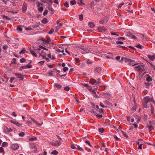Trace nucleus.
Here are the masks:
<instances>
[{
  "instance_id": "f257e3e1",
  "label": "nucleus",
  "mask_w": 155,
  "mask_h": 155,
  "mask_svg": "<svg viewBox=\"0 0 155 155\" xmlns=\"http://www.w3.org/2000/svg\"><path fill=\"white\" fill-rule=\"evenodd\" d=\"M38 39L43 41L41 45L44 46H41L40 48H50V47H52L53 48H55L54 47H53L54 44L52 43L50 40H46L42 37H40Z\"/></svg>"
},
{
  "instance_id": "f03ea898",
  "label": "nucleus",
  "mask_w": 155,
  "mask_h": 155,
  "mask_svg": "<svg viewBox=\"0 0 155 155\" xmlns=\"http://www.w3.org/2000/svg\"><path fill=\"white\" fill-rule=\"evenodd\" d=\"M143 106L144 108H147V104L149 102H152L153 103H155V101L153 97L150 98L149 96L144 97L143 100Z\"/></svg>"
},
{
  "instance_id": "7ed1b4c3",
  "label": "nucleus",
  "mask_w": 155,
  "mask_h": 155,
  "mask_svg": "<svg viewBox=\"0 0 155 155\" xmlns=\"http://www.w3.org/2000/svg\"><path fill=\"white\" fill-rule=\"evenodd\" d=\"M136 70L138 71L142 72L145 70V67L142 64L139 65L135 67Z\"/></svg>"
},
{
  "instance_id": "20e7f679",
  "label": "nucleus",
  "mask_w": 155,
  "mask_h": 155,
  "mask_svg": "<svg viewBox=\"0 0 155 155\" xmlns=\"http://www.w3.org/2000/svg\"><path fill=\"white\" fill-rule=\"evenodd\" d=\"M50 143L53 146L55 147H58L60 146L61 144V142L60 141H57L55 142L51 141L50 142Z\"/></svg>"
},
{
  "instance_id": "39448f33",
  "label": "nucleus",
  "mask_w": 155,
  "mask_h": 155,
  "mask_svg": "<svg viewBox=\"0 0 155 155\" xmlns=\"http://www.w3.org/2000/svg\"><path fill=\"white\" fill-rule=\"evenodd\" d=\"M32 67V66L30 64V63H28L26 65H22L19 67V70L21 71L22 70V69H24L27 68H30Z\"/></svg>"
},
{
  "instance_id": "423d86ee",
  "label": "nucleus",
  "mask_w": 155,
  "mask_h": 155,
  "mask_svg": "<svg viewBox=\"0 0 155 155\" xmlns=\"http://www.w3.org/2000/svg\"><path fill=\"white\" fill-rule=\"evenodd\" d=\"M15 75L20 80H22L24 79L25 76L24 75H22L21 74H18V73H15Z\"/></svg>"
},
{
  "instance_id": "0eeeda50",
  "label": "nucleus",
  "mask_w": 155,
  "mask_h": 155,
  "mask_svg": "<svg viewBox=\"0 0 155 155\" xmlns=\"http://www.w3.org/2000/svg\"><path fill=\"white\" fill-rule=\"evenodd\" d=\"M27 8V5L26 3L25 2H24L23 4L22 7V8L21 9L22 12L23 13H25L26 12Z\"/></svg>"
},
{
  "instance_id": "6e6552de",
  "label": "nucleus",
  "mask_w": 155,
  "mask_h": 155,
  "mask_svg": "<svg viewBox=\"0 0 155 155\" xmlns=\"http://www.w3.org/2000/svg\"><path fill=\"white\" fill-rule=\"evenodd\" d=\"M102 71V68L100 67H96L94 68V73H99Z\"/></svg>"
},
{
  "instance_id": "1a4fd4ad",
  "label": "nucleus",
  "mask_w": 155,
  "mask_h": 155,
  "mask_svg": "<svg viewBox=\"0 0 155 155\" xmlns=\"http://www.w3.org/2000/svg\"><path fill=\"white\" fill-rule=\"evenodd\" d=\"M97 28L99 31L101 32L103 31H105L107 30V29L103 26H99Z\"/></svg>"
},
{
  "instance_id": "9d476101",
  "label": "nucleus",
  "mask_w": 155,
  "mask_h": 155,
  "mask_svg": "<svg viewBox=\"0 0 155 155\" xmlns=\"http://www.w3.org/2000/svg\"><path fill=\"white\" fill-rule=\"evenodd\" d=\"M107 21V17H105L103 19L99 21V23L100 24H104L106 23Z\"/></svg>"
},
{
  "instance_id": "9b49d317",
  "label": "nucleus",
  "mask_w": 155,
  "mask_h": 155,
  "mask_svg": "<svg viewBox=\"0 0 155 155\" xmlns=\"http://www.w3.org/2000/svg\"><path fill=\"white\" fill-rule=\"evenodd\" d=\"M146 79V80L148 82L151 81H152V79L151 77L148 74H147L145 76Z\"/></svg>"
},
{
  "instance_id": "f8f14e48",
  "label": "nucleus",
  "mask_w": 155,
  "mask_h": 155,
  "mask_svg": "<svg viewBox=\"0 0 155 155\" xmlns=\"http://www.w3.org/2000/svg\"><path fill=\"white\" fill-rule=\"evenodd\" d=\"M30 52L32 55L35 57H37V55L36 53V52H37L36 51H35V50H34V49H30Z\"/></svg>"
},
{
  "instance_id": "ddd939ff",
  "label": "nucleus",
  "mask_w": 155,
  "mask_h": 155,
  "mask_svg": "<svg viewBox=\"0 0 155 155\" xmlns=\"http://www.w3.org/2000/svg\"><path fill=\"white\" fill-rule=\"evenodd\" d=\"M147 57L151 61H153L155 59V55L154 54L152 55H148Z\"/></svg>"
},
{
  "instance_id": "4468645a",
  "label": "nucleus",
  "mask_w": 155,
  "mask_h": 155,
  "mask_svg": "<svg viewBox=\"0 0 155 155\" xmlns=\"http://www.w3.org/2000/svg\"><path fill=\"white\" fill-rule=\"evenodd\" d=\"M19 147L18 145L17 144H12V148L15 150L18 149Z\"/></svg>"
},
{
  "instance_id": "2eb2a0df",
  "label": "nucleus",
  "mask_w": 155,
  "mask_h": 155,
  "mask_svg": "<svg viewBox=\"0 0 155 155\" xmlns=\"http://www.w3.org/2000/svg\"><path fill=\"white\" fill-rule=\"evenodd\" d=\"M30 119L35 124L38 126H40L41 125L40 124L38 123L37 121L35 120L31 117H30Z\"/></svg>"
},
{
  "instance_id": "dca6fc26",
  "label": "nucleus",
  "mask_w": 155,
  "mask_h": 155,
  "mask_svg": "<svg viewBox=\"0 0 155 155\" xmlns=\"http://www.w3.org/2000/svg\"><path fill=\"white\" fill-rule=\"evenodd\" d=\"M96 82V80L93 78H91L89 81V83L93 85H95Z\"/></svg>"
},
{
  "instance_id": "f3484780",
  "label": "nucleus",
  "mask_w": 155,
  "mask_h": 155,
  "mask_svg": "<svg viewBox=\"0 0 155 155\" xmlns=\"http://www.w3.org/2000/svg\"><path fill=\"white\" fill-rule=\"evenodd\" d=\"M129 61H130V62L129 63V64L130 65H131L132 66H134L137 64H136L135 63L134 60H132L130 61V60L129 59Z\"/></svg>"
},
{
  "instance_id": "a211bd4d",
  "label": "nucleus",
  "mask_w": 155,
  "mask_h": 155,
  "mask_svg": "<svg viewBox=\"0 0 155 155\" xmlns=\"http://www.w3.org/2000/svg\"><path fill=\"white\" fill-rule=\"evenodd\" d=\"M4 130L5 132H9L12 131V130L10 128H8L7 127H5Z\"/></svg>"
},
{
  "instance_id": "6ab92c4d",
  "label": "nucleus",
  "mask_w": 155,
  "mask_h": 155,
  "mask_svg": "<svg viewBox=\"0 0 155 155\" xmlns=\"http://www.w3.org/2000/svg\"><path fill=\"white\" fill-rule=\"evenodd\" d=\"M54 86L55 87H56L57 89H60L62 87V86L60 84H54Z\"/></svg>"
},
{
  "instance_id": "aec40b11",
  "label": "nucleus",
  "mask_w": 155,
  "mask_h": 155,
  "mask_svg": "<svg viewBox=\"0 0 155 155\" xmlns=\"http://www.w3.org/2000/svg\"><path fill=\"white\" fill-rule=\"evenodd\" d=\"M134 47L138 48H143V46L139 44H136L135 45Z\"/></svg>"
},
{
  "instance_id": "412c9836",
  "label": "nucleus",
  "mask_w": 155,
  "mask_h": 155,
  "mask_svg": "<svg viewBox=\"0 0 155 155\" xmlns=\"http://www.w3.org/2000/svg\"><path fill=\"white\" fill-rule=\"evenodd\" d=\"M147 127L148 128V129L150 131L152 130H153L154 129L153 127L151 125L148 126V125L147 124Z\"/></svg>"
},
{
  "instance_id": "4be33fe9",
  "label": "nucleus",
  "mask_w": 155,
  "mask_h": 155,
  "mask_svg": "<svg viewBox=\"0 0 155 155\" xmlns=\"http://www.w3.org/2000/svg\"><path fill=\"white\" fill-rule=\"evenodd\" d=\"M41 22L44 24L47 23L48 22V21L46 18H44L41 20Z\"/></svg>"
},
{
  "instance_id": "5701e85b",
  "label": "nucleus",
  "mask_w": 155,
  "mask_h": 155,
  "mask_svg": "<svg viewBox=\"0 0 155 155\" xmlns=\"http://www.w3.org/2000/svg\"><path fill=\"white\" fill-rule=\"evenodd\" d=\"M88 25L90 27L92 28L94 27L95 26L94 24L91 22H89L88 23Z\"/></svg>"
},
{
  "instance_id": "b1692460",
  "label": "nucleus",
  "mask_w": 155,
  "mask_h": 155,
  "mask_svg": "<svg viewBox=\"0 0 155 155\" xmlns=\"http://www.w3.org/2000/svg\"><path fill=\"white\" fill-rule=\"evenodd\" d=\"M5 82H4V80L0 77V86L2 85V84H5Z\"/></svg>"
},
{
  "instance_id": "393cba45",
  "label": "nucleus",
  "mask_w": 155,
  "mask_h": 155,
  "mask_svg": "<svg viewBox=\"0 0 155 155\" xmlns=\"http://www.w3.org/2000/svg\"><path fill=\"white\" fill-rule=\"evenodd\" d=\"M151 83H150L148 82H145L144 85L146 86V87L147 88H149V86L151 84Z\"/></svg>"
},
{
  "instance_id": "a878e982",
  "label": "nucleus",
  "mask_w": 155,
  "mask_h": 155,
  "mask_svg": "<svg viewBox=\"0 0 155 155\" xmlns=\"http://www.w3.org/2000/svg\"><path fill=\"white\" fill-rule=\"evenodd\" d=\"M77 147L76 148V149H77L78 150L81 151H84L83 149L82 148L80 147L79 146L77 145Z\"/></svg>"
},
{
  "instance_id": "bb28decb",
  "label": "nucleus",
  "mask_w": 155,
  "mask_h": 155,
  "mask_svg": "<svg viewBox=\"0 0 155 155\" xmlns=\"http://www.w3.org/2000/svg\"><path fill=\"white\" fill-rule=\"evenodd\" d=\"M8 146V143L6 142H3L2 144V147H7Z\"/></svg>"
},
{
  "instance_id": "cd10ccee",
  "label": "nucleus",
  "mask_w": 155,
  "mask_h": 155,
  "mask_svg": "<svg viewBox=\"0 0 155 155\" xmlns=\"http://www.w3.org/2000/svg\"><path fill=\"white\" fill-rule=\"evenodd\" d=\"M37 140V138L36 137H32L30 138L29 140L31 141H33L36 140Z\"/></svg>"
},
{
  "instance_id": "c85d7f7f",
  "label": "nucleus",
  "mask_w": 155,
  "mask_h": 155,
  "mask_svg": "<svg viewBox=\"0 0 155 155\" xmlns=\"http://www.w3.org/2000/svg\"><path fill=\"white\" fill-rule=\"evenodd\" d=\"M14 124L19 127H21L22 124H21L18 122H14Z\"/></svg>"
},
{
  "instance_id": "c756f323",
  "label": "nucleus",
  "mask_w": 155,
  "mask_h": 155,
  "mask_svg": "<svg viewBox=\"0 0 155 155\" xmlns=\"http://www.w3.org/2000/svg\"><path fill=\"white\" fill-rule=\"evenodd\" d=\"M58 153V152L56 150H54L51 152V154L57 155Z\"/></svg>"
},
{
  "instance_id": "7c9ffc66",
  "label": "nucleus",
  "mask_w": 155,
  "mask_h": 155,
  "mask_svg": "<svg viewBox=\"0 0 155 155\" xmlns=\"http://www.w3.org/2000/svg\"><path fill=\"white\" fill-rule=\"evenodd\" d=\"M70 4L71 5H74L76 4V2L75 0H71L70 2Z\"/></svg>"
},
{
  "instance_id": "2f4dec72",
  "label": "nucleus",
  "mask_w": 155,
  "mask_h": 155,
  "mask_svg": "<svg viewBox=\"0 0 155 155\" xmlns=\"http://www.w3.org/2000/svg\"><path fill=\"white\" fill-rule=\"evenodd\" d=\"M70 88L69 86H66L64 88V90L65 91H68L70 90Z\"/></svg>"
},
{
  "instance_id": "473e14b6",
  "label": "nucleus",
  "mask_w": 155,
  "mask_h": 155,
  "mask_svg": "<svg viewBox=\"0 0 155 155\" xmlns=\"http://www.w3.org/2000/svg\"><path fill=\"white\" fill-rule=\"evenodd\" d=\"M54 31V29L53 28H51L50 31L48 32V33L49 34H51L53 33Z\"/></svg>"
},
{
  "instance_id": "72a5a7b5",
  "label": "nucleus",
  "mask_w": 155,
  "mask_h": 155,
  "mask_svg": "<svg viewBox=\"0 0 155 155\" xmlns=\"http://www.w3.org/2000/svg\"><path fill=\"white\" fill-rule=\"evenodd\" d=\"M125 10L126 11L130 13H133V10L131 9H130L129 8H126Z\"/></svg>"
},
{
  "instance_id": "f704fd0d",
  "label": "nucleus",
  "mask_w": 155,
  "mask_h": 155,
  "mask_svg": "<svg viewBox=\"0 0 155 155\" xmlns=\"http://www.w3.org/2000/svg\"><path fill=\"white\" fill-rule=\"evenodd\" d=\"M122 133L123 134V135L125 137L127 138L128 137V135L127 134L124 132L123 131H121Z\"/></svg>"
},
{
  "instance_id": "c9c22d12",
  "label": "nucleus",
  "mask_w": 155,
  "mask_h": 155,
  "mask_svg": "<svg viewBox=\"0 0 155 155\" xmlns=\"http://www.w3.org/2000/svg\"><path fill=\"white\" fill-rule=\"evenodd\" d=\"M43 54V51H41V53H39V57H40V56H42V58L43 59H45V58H45V56H44V55H42Z\"/></svg>"
},
{
  "instance_id": "e433bc0d",
  "label": "nucleus",
  "mask_w": 155,
  "mask_h": 155,
  "mask_svg": "<svg viewBox=\"0 0 155 155\" xmlns=\"http://www.w3.org/2000/svg\"><path fill=\"white\" fill-rule=\"evenodd\" d=\"M96 116L98 118V119H100L103 116L101 115H100L99 114H97L96 115Z\"/></svg>"
},
{
  "instance_id": "4c0bfd02",
  "label": "nucleus",
  "mask_w": 155,
  "mask_h": 155,
  "mask_svg": "<svg viewBox=\"0 0 155 155\" xmlns=\"http://www.w3.org/2000/svg\"><path fill=\"white\" fill-rule=\"evenodd\" d=\"M79 19L80 21H81L83 20V15L82 14L80 15L79 16Z\"/></svg>"
},
{
  "instance_id": "58836bf2",
  "label": "nucleus",
  "mask_w": 155,
  "mask_h": 155,
  "mask_svg": "<svg viewBox=\"0 0 155 155\" xmlns=\"http://www.w3.org/2000/svg\"><path fill=\"white\" fill-rule=\"evenodd\" d=\"M26 61V60L25 58H23L20 60V61L21 63H24Z\"/></svg>"
},
{
  "instance_id": "ea45409f",
  "label": "nucleus",
  "mask_w": 155,
  "mask_h": 155,
  "mask_svg": "<svg viewBox=\"0 0 155 155\" xmlns=\"http://www.w3.org/2000/svg\"><path fill=\"white\" fill-rule=\"evenodd\" d=\"M104 130V129L103 128H100L98 129V131L101 133H102Z\"/></svg>"
},
{
  "instance_id": "a19ab883",
  "label": "nucleus",
  "mask_w": 155,
  "mask_h": 155,
  "mask_svg": "<svg viewBox=\"0 0 155 155\" xmlns=\"http://www.w3.org/2000/svg\"><path fill=\"white\" fill-rule=\"evenodd\" d=\"M73 47L74 48H83L81 47H80L79 46H77L76 45L73 46Z\"/></svg>"
},
{
  "instance_id": "79ce46f5",
  "label": "nucleus",
  "mask_w": 155,
  "mask_h": 155,
  "mask_svg": "<svg viewBox=\"0 0 155 155\" xmlns=\"http://www.w3.org/2000/svg\"><path fill=\"white\" fill-rule=\"evenodd\" d=\"M64 6L66 8H68L69 7V4L67 2H66L64 3Z\"/></svg>"
},
{
  "instance_id": "37998d69",
  "label": "nucleus",
  "mask_w": 155,
  "mask_h": 155,
  "mask_svg": "<svg viewBox=\"0 0 155 155\" xmlns=\"http://www.w3.org/2000/svg\"><path fill=\"white\" fill-rule=\"evenodd\" d=\"M68 69V68L67 67H64L63 68V70L64 72H66Z\"/></svg>"
},
{
  "instance_id": "c03bdc74",
  "label": "nucleus",
  "mask_w": 155,
  "mask_h": 155,
  "mask_svg": "<svg viewBox=\"0 0 155 155\" xmlns=\"http://www.w3.org/2000/svg\"><path fill=\"white\" fill-rule=\"evenodd\" d=\"M85 142L87 143L90 147H92V146L91 145V144L88 140H86L85 141Z\"/></svg>"
},
{
  "instance_id": "a18cd8bd",
  "label": "nucleus",
  "mask_w": 155,
  "mask_h": 155,
  "mask_svg": "<svg viewBox=\"0 0 155 155\" xmlns=\"http://www.w3.org/2000/svg\"><path fill=\"white\" fill-rule=\"evenodd\" d=\"M151 110H150L151 113L152 114H154V113H153L154 108L153 107V106H152V104H151Z\"/></svg>"
},
{
  "instance_id": "49530a36",
  "label": "nucleus",
  "mask_w": 155,
  "mask_h": 155,
  "mask_svg": "<svg viewBox=\"0 0 155 155\" xmlns=\"http://www.w3.org/2000/svg\"><path fill=\"white\" fill-rule=\"evenodd\" d=\"M22 29L19 26H18L17 28V30L18 31H22Z\"/></svg>"
},
{
  "instance_id": "de8ad7c7",
  "label": "nucleus",
  "mask_w": 155,
  "mask_h": 155,
  "mask_svg": "<svg viewBox=\"0 0 155 155\" xmlns=\"http://www.w3.org/2000/svg\"><path fill=\"white\" fill-rule=\"evenodd\" d=\"M99 112L100 113H101V114L102 113H104V109H103L102 108L99 109Z\"/></svg>"
},
{
  "instance_id": "09e8293b",
  "label": "nucleus",
  "mask_w": 155,
  "mask_h": 155,
  "mask_svg": "<svg viewBox=\"0 0 155 155\" xmlns=\"http://www.w3.org/2000/svg\"><path fill=\"white\" fill-rule=\"evenodd\" d=\"M26 51L25 49H23L19 53L20 54H24L25 53Z\"/></svg>"
},
{
  "instance_id": "8fccbe9b",
  "label": "nucleus",
  "mask_w": 155,
  "mask_h": 155,
  "mask_svg": "<svg viewBox=\"0 0 155 155\" xmlns=\"http://www.w3.org/2000/svg\"><path fill=\"white\" fill-rule=\"evenodd\" d=\"M124 3H123V2L121 3L118 6V8H120L122 6V5H124Z\"/></svg>"
},
{
  "instance_id": "3c124183",
  "label": "nucleus",
  "mask_w": 155,
  "mask_h": 155,
  "mask_svg": "<svg viewBox=\"0 0 155 155\" xmlns=\"http://www.w3.org/2000/svg\"><path fill=\"white\" fill-rule=\"evenodd\" d=\"M25 135V133L23 132H21L19 134V135L21 137Z\"/></svg>"
},
{
  "instance_id": "603ef678",
  "label": "nucleus",
  "mask_w": 155,
  "mask_h": 155,
  "mask_svg": "<svg viewBox=\"0 0 155 155\" xmlns=\"http://www.w3.org/2000/svg\"><path fill=\"white\" fill-rule=\"evenodd\" d=\"M26 124L28 126H30L32 124V123L30 121H27L26 122Z\"/></svg>"
},
{
  "instance_id": "864d4df0",
  "label": "nucleus",
  "mask_w": 155,
  "mask_h": 155,
  "mask_svg": "<svg viewBox=\"0 0 155 155\" xmlns=\"http://www.w3.org/2000/svg\"><path fill=\"white\" fill-rule=\"evenodd\" d=\"M38 9L40 12H42L43 11V8L42 7H38Z\"/></svg>"
},
{
  "instance_id": "5fc2aeb1",
  "label": "nucleus",
  "mask_w": 155,
  "mask_h": 155,
  "mask_svg": "<svg viewBox=\"0 0 155 155\" xmlns=\"http://www.w3.org/2000/svg\"><path fill=\"white\" fill-rule=\"evenodd\" d=\"M48 10L51 11L52 12L54 11V10L51 7H48Z\"/></svg>"
},
{
  "instance_id": "6e6d98bb",
  "label": "nucleus",
  "mask_w": 155,
  "mask_h": 155,
  "mask_svg": "<svg viewBox=\"0 0 155 155\" xmlns=\"http://www.w3.org/2000/svg\"><path fill=\"white\" fill-rule=\"evenodd\" d=\"M59 22H60V21L58 20L57 21H56V23L57 24H59V26H62V24L61 23H59Z\"/></svg>"
},
{
  "instance_id": "4d7b16f0",
  "label": "nucleus",
  "mask_w": 155,
  "mask_h": 155,
  "mask_svg": "<svg viewBox=\"0 0 155 155\" xmlns=\"http://www.w3.org/2000/svg\"><path fill=\"white\" fill-rule=\"evenodd\" d=\"M48 13V10H45V12H44V13H43V15H46Z\"/></svg>"
},
{
  "instance_id": "13d9d810",
  "label": "nucleus",
  "mask_w": 155,
  "mask_h": 155,
  "mask_svg": "<svg viewBox=\"0 0 155 155\" xmlns=\"http://www.w3.org/2000/svg\"><path fill=\"white\" fill-rule=\"evenodd\" d=\"M16 59L15 58H13L12 59V63H14L16 64Z\"/></svg>"
},
{
  "instance_id": "bf43d9fd",
  "label": "nucleus",
  "mask_w": 155,
  "mask_h": 155,
  "mask_svg": "<svg viewBox=\"0 0 155 155\" xmlns=\"http://www.w3.org/2000/svg\"><path fill=\"white\" fill-rule=\"evenodd\" d=\"M25 29L26 30L28 31V30H32V28L31 27H28V28H27L26 27L25 28Z\"/></svg>"
},
{
  "instance_id": "052dcab7",
  "label": "nucleus",
  "mask_w": 155,
  "mask_h": 155,
  "mask_svg": "<svg viewBox=\"0 0 155 155\" xmlns=\"http://www.w3.org/2000/svg\"><path fill=\"white\" fill-rule=\"evenodd\" d=\"M74 60L76 62L78 63L80 61L79 59L78 58H75Z\"/></svg>"
},
{
  "instance_id": "680f3d73",
  "label": "nucleus",
  "mask_w": 155,
  "mask_h": 155,
  "mask_svg": "<svg viewBox=\"0 0 155 155\" xmlns=\"http://www.w3.org/2000/svg\"><path fill=\"white\" fill-rule=\"evenodd\" d=\"M3 152L4 153L5 152V151L4 150V149H3V148L2 147H0V153H2Z\"/></svg>"
},
{
  "instance_id": "e2e57ef3",
  "label": "nucleus",
  "mask_w": 155,
  "mask_h": 155,
  "mask_svg": "<svg viewBox=\"0 0 155 155\" xmlns=\"http://www.w3.org/2000/svg\"><path fill=\"white\" fill-rule=\"evenodd\" d=\"M104 103L108 105L109 102L107 101L106 100L104 101Z\"/></svg>"
},
{
  "instance_id": "0e129e2a",
  "label": "nucleus",
  "mask_w": 155,
  "mask_h": 155,
  "mask_svg": "<svg viewBox=\"0 0 155 155\" xmlns=\"http://www.w3.org/2000/svg\"><path fill=\"white\" fill-rule=\"evenodd\" d=\"M15 79L14 77H11L10 80V82L12 83L13 82V80Z\"/></svg>"
},
{
  "instance_id": "69168bd1",
  "label": "nucleus",
  "mask_w": 155,
  "mask_h": 155,
  "mask_svg": "<svg viewBox=\"0 0 155 155\" xmlns=\"http://www.w3.org/2000/svg\"><path fill=\"white\" fill-rule=\"evenodd\" d=\"M116 43L118 44H122L123 43V42L119 41H117Z\"/></svg>"
},
{
  "instance_id": "338daca9",
  "label": "nucleus",
  "mask_w": 155,
  "mask_h": 155,
  "mask_svg": "<svg viewBox=\"0 0 155 155\" xmlns=\"http://www.w3.org/2000/svg\"><path fill=\"white\" fill-rule=\"evenodd\" d=\"M133 124L134 126V127H135L136 128H137L138 125L137 124H136V123H134Z\"/></svg>"
},
{
  "instance_id": "774afa93",
  "label": "nucleus",
  "mask_w": 155,
  "mask_h": 155,
  "mask_svg": "<svg viewBox=\"0 0 155 155\" xmlns=\"http://www.w3.org/2000/svg\"><path fill=\"white\" fill-rule=\"evenodd\" d=\"M45 61H40L39 62V63L41 65H43V64H44V63L45 62Z\"/></svg>"
}]
</instances>
